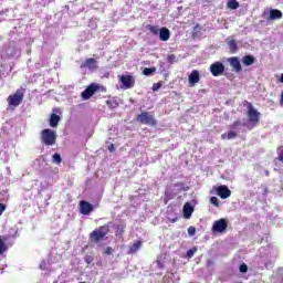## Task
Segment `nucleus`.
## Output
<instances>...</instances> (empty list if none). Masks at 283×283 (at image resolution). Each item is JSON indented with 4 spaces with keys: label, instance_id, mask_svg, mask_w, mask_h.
Instances as JSON below:
<instances>
[{
    "label": "nucleus",
    "instance_id": "obj_1",
    "mask_svg": "<svg viewBox=\"0 0 283 283\" xmlns=\"http://www.w3.org/2000/svg\"><path fill=\"white\" fill-rule=\"evenodd\" d=\"M243 105L248 106L247 116H248V128L253 129L260 125V117L262 114L255 109V106L249 101H244Z\"/></svg>",
    "mask_w": 283,
    "mask_h": 283
},
{
    "label": "nucleus",
    "instance_id": "obj_2",
    "mask_svg": "<svg viewBox=\"0 0 283 283\" xmlns=\"http://www.w3.org/2000/svg\"><path fill=\"white\" fill-rule=\"evenodd\" d=\"M108 233L109 224H104L93 230L88 235V240L92 244H98V242H103V240H105V237Z\"/></svg>",
    "mask_w": 283,
    "mask_h": 283
},
{
    "label": "nucleus",
    "instance_id": "obj_3",
    "mask_svg": "<svg viewBox=\"0 0 283 283\" xmlns=\"http://www.w3.org/2000/svg\"><path fill=\"white\" fill-rule=\"evenodd\" d=\"M23 98H25V88L20 87L7 97V103L9 107H19L23 103Z\"/></svg>",
    "mask_w": 283,
    "mask_h": 283
},
{
    "label": "nucleus",
    "instance_id": "obj_4",
    "mask_svg": "<svg viewBox=\"0 0 283 283\" xmlns=\"http://www.w3.org/2000/svg\"><path fill=\"white\" fill-rule=\"evenodd\" d=\"M40 140L42 145L46 147H52V145H56V132L45 128L40 133Z\"/></svg>",
    "mask_w": 283,
    "mask_h": 283
},
{
    "label": "nucleus",
    "instance_id": "obj_5",
    "mask_svg": "<svg viewBox=\"0 0 283 283\" xmlns=\"http://www.w3.org/2000/svg\"><path fill=\"white\" fill-rule=\"evenodd\" d=\"M147 30L151 32V34L158 35L159 34V40L167 42L169 39H171V31L167 29V27L158 28L157 25H151L148 24Z\"/></svg>",
    "mask_w": 283,
    "mask_h": 283
},
{
    "label": "nucleus",
    "instance_id": "obj_6",
    "mask_svg": "<svg viewBox=\"0 0 283 283\" xmlns=\"http://www.w3.org/2000/svg\"><path fill=\"white\" fill-rule=\"evenodd\" d=\"M136 122L140 123V125H148L149 127H156L158 125L156 117L149 112H142L138 114L136 116Z\"/></svg>",
    "mask_w": 283,
    "mask_h": 283
},
{
    "label": "nucleus",
    "instance_id": "obj_7",
    "mask_svg": "<svg viewBox=\"0 0 283 283\" xmlns=\"http://www.w3.org/2000/svg\"><path fill=\"white\" fill-rule=\"evenodd\" d=\"M98 90H101V86L98 84H96V83H92L91 85H88L82 92L83 101H90V98H92V96H94L96 94V92H98Z\"/></svg>",
    "mask_w": 283,
    "mask_h": 283
},
{
    "label": "nucleus",
    "instance_id": "obj_8",
    "mask_svg": "<svg viewBox=\"0 0 283 283\" xmlns=\"http://www.w3.org/2000/svg\"><path fill=\"white\" fill-rule=\"evenodd\" d=\"M118 78L125 90H132L136 85V78L132 75H119Z\"/></svg>",
    "mask_w": 283,
    "mask_h": 283
},
{
    "label": "nucleus",
    "instance_id": "obj_9",
    "mask_svg": "<svg viewBox=\"0 0 283 283\" xmlns=\"http://www.w3.org/2000/svg\"><path fill=\"white\" fill-rule=\"evenodd\" d=\"M214 191L217 196L221 198V200H227V198H231V189H229L228 186L222 185V186L216 187Z\"/></svg>",
    "mask_w": 283,
    "mask_h": 283
},
{
    "label": "nucleus",
    "instance_id": "obj_10",
    "mask_svg": "<svg viewBox=\"0 0 283 283\" xmlns=\"http://www.w3.org/2000/svg\"><path fill=\"white\" fill-rule=\"evenodd\" d=\"M212 76H222L224 74V64L222 62H214L210 65Z\"/></svg>",
    "mask_w": 283,
    "mask_h": 283
},
{
    "label": "nucleus",
    "instance_id": "obj_11",
    "mask_svg": "<svg viewBox=\"0 0 283 283\" xmlns=\"http://www.w3.org/2000/svg\"><path fill=\"white\" fill-rule=\"evenodd\" d=\"M227 220L226 219H219L213 222L212 231L213 233H223V231H227Z\"/></svg>",
    "mask_w": 283,
    "mask_h": 283
},
{
    "label": "nucleus",
    "instance_id": "obj_12",
    "mask_svg": "<svg viewBox=\"0 0 283 283\" xmlns=\"http://www.w3.org/2000/svg\"><path fill=\"white\" fill-rule=\"evenodd\" d=\"M91 211H94V206L90 201H80V212L82 216H90Z\"/></svg>",
    "mask_w": 283,
    "mask_h": 283
},
{
    "label": "nucleus",
    "instance_id": "obj_13",
    "mask_svg": "<svg viewBox=\"0 0 283 283\" xmlns=\"http://www.w3.org/2000/svg\"><path fill=\"white\" fill-rule=\"evenodd\" d=\"M188 83L190 87H195L197 83H200V71L193 70L188 76Z\"/></svg>",
    "mask_w": 283,
    "mask_h": 283
},
{
    "label": "nucleus",
    "instance_id": "obj_14",
    "mask_svg": "<svg viewBox=\"0 0 283 283\" xmlns=\"http://www.w3.org/2000/svg\"><path fill=\"white\" fill-rule=\"evenodd\" d=\"M228 62H229L230 66H232L237 73L242 72V64L240 63V59L238 56L229 57Z\"/></svg>",
    "mask_w": 283,
    "mask_h": 283
},
{
    "label": "nucleus",
    "instance_id": "obj_15",
    "mask_svg": "<svg viewBox=\"0 0 283 283\" xmlns=\"http://www.w3.org/2000/svg\"><path fill=\"white\" fill-rule=\"evenodd\" d=\"M193 214V206H191V203L186 202L184 205V218L186 220H189V218H191V216Z\"/></svg>",
    "mask_w": 283,
    "mask_h": 283
},
{
    "label": "nucleus",
    "instance_id": "obj_16",
    "mask_svg": "<svg viewBox=\"0 0 283 283\" xmlns=\"http://www.w3.org/2000/svg\"><path fill=\"white\" fill-rule=\"evenodd\" d=\"M96 63L97 62L94 57H88V59L85 60L82 67H88V70H96V67H97Z\"/></svg>",
    "mask_w": 283,
    "mask_h": 283
},
{
    "label": "nucleus",
    "instance_id": "obj_17",
    "mask_svg": "<svg viewBox=\"0 0 283 283\" xmlns=\"http://www.w3.org/2000/svg\"><path fill=\"white\" fill-rule=\"evenodd\" d=\"M140 247H143V241H135L128 250V255H132V253H136L139 251Z\"/></svg>",
    "mask_w": 283,
    "mask_h": 283
},
{
    "label": "nucleus",
    "instance_id": "obj_18",
    "mask_svg": "<svg viewBox=\"0 0 283 283\" xmlns=\"http://www.w3.org/2000/svg\"><path fill=\"white\" fill-rule=\"evenodd\" d=\"M61 120V116L56 114H51L50 116V127H59V123Z\"/></svg>",
    "mask_w": 283,
    "mask_h": 283
},
{
    "label": "nucleus",
    "instance_id": "obj_19",
    "mask_svg": "<svg viewBox=\"0 0 283 283\" xmlns=\"http://www.w3.org/2000/svg\"><path fill=\"white\" fill-rule=\"evenodd\" d=\"M242 63L243 65L249 67L250 65H253V63H255V57L253 55H244L242 57Z\"/></svg>",
    "mask_w": 283,
    "mask_h": 283
},
{
    "label": "nucleus",
    "instance_id": "obj_20",
    "mask_svg": "<svg viewBox=\"0 0 283 283\" xmlns=\"http://www.w3.org/2000/svg\"><path fill=\"white\" fill-rule=\"evenodd\" d=\"M270 19L272 21H275L277 19H282V12L280 10H277V9H272L270 11Z\"/></svg>",
    "mask_w": 283,
    "mask_h": 283
},
{
    "label": "nucleus",
    "instance_id": "obj_21",
    "mask_svg": "<svg viewBox=\"0 0 283 283\" xmlns=\"http://www.w3.org/2000/svg\"><path fill=\"white\" fill-rule=\"evenodd\" d=\"M228 48L231 54H235V52H238V42L235 40H229Z\"/></svg>",
    "mask_w": 283,
    "mask_h": 283
},
{
    "label": "nucleus",
    "instance_id": "obj_22",
    "mask_svg": "<svg viewBox=\"0 0 283 283\" xmlns=\"http://www.w3.org/2000/svg\"><path fill=\"white\" fill-rule=\"evenodd\" d=\"M9 74H10V71L8 70V65L1 64L0 65V78H2L3 76H8Z\"/></svg>",
    "mask_w": 283,
    "mask_h": 283
},
{
    "label": "nucleus",
    "instance_id": "obj_23",
    "mask_svg": "<svg viewBox=\"0 0 283 283\" xmlns=\"http://www.w3.org/2000/svg\"><path fill=\"white\" fill-rule=\"evenodd\" d=\"M228 8H230V10H238L240 3L237 0H230L228 1Z\"/></svg>",
    "mask_w": 283,
    "mask_h": 283
},
{
    "label": "nucleus",
    "instance_id": "obj_24",
    "mask_svg": "<svg viewBox=\"0 0 283 283\" xmlns=\"http://www.w3.org/2000/svg\"><path fill=\"white\" fill-rule=\"evenodd\" d=\"M143 74L144 76H151V74H156V67H145Z\"/></svg>",
    "mask_w": 283,
    "mask_h": 283
},
{
    "label": "nucleus",
    "instance_id": "obj_25",
    "mask_svg": "<svg viewBox=\"0 0 283 283\" xmlns=\"http://www.w3.org/2000/svg\"><path fill=\"white\" fill-rule=\"evenodd\" d=\"M8 251V245L3 242V237L0 235V255H3Z\"/></svg>",
    "mask_w": 283,
    "mask_h": 283
},
{
    "label": "nucleus",
    "instance_id": "obj_26",
    "mask_svg": "<svg viewBox=\"0 0 283 283\" xmlns=\"http://www.w3.org/2000/svg\"><path fill=\"white\" fill-rule=\"evenodd\" d=\"M126 227L127 226L125 223L118 224L116 229V235H123V233H125Z\"/></svg>",
    "mask_w": 283,
    "mask_h": 283
},
{
    "label": "nucleus",
    "instance_id": "obj_27",
    "mask_svg": "<svg viewBox=\"0 0 283 283\" xmlns=\"http://www.w3.org/2000/svg\"><path fill=\"white\" fill-rule=\"evenodd\" d=\"M53 163H54L55 165H61V163H63V159L61 158V155H60L59 153H55V154L53 155Z\"/></svg>",
    "mask_w": 283,
    "mask_h": 283
},
{
    "label": "nucleus",
    "instance_id": "obj_28",
    "mask_svg": "<svg viewBox=\"0 0 283 283\" xmlns=\"http://www.w3.org/2000/svg\"><path fill=\"white\" fill-rule=\"evenodd\" d=\"M196 253H198V248H191L190 250L187 251V258L191 259L193 258V255H196Z\"/></svg>",
    "mask_w": 283,
    "mask_h": 283
},
{
    "label": "nucleus",
    "instance_id": "obj_29",
    "mask_svg": "<svg viewBox=\"0 0 283 283\" xmlns=\"http://www.w3.org/2000/svg\"><path fill=\"white\" fill-rule=\"evenodd\" d=\"M227 138H228V140H233V138H238V133H235V130H230L227 134Z\"/></svg>",
    "mask_w": 283,
    "mask_h": 283
},
{
    "label": "nucleus",
    "instance_id": "obj_30",
    "mask_svg": "<svg viewBox=\"0 0 283 283\" xmlns=\"http://www.w3.org/2000/svg\"><path fill=\"white\" fill-rule=\"evenodd\" d=\"M210 205H213V207H220V200H218V197H211Z\"/></svg>",
    "mask_w": 283,
    "mask_h": 283
},
{
    "label": "nucleus",
    "instance_id": "obj_31",
    "mask_svg": "<svg viewBox=\"0 0 283 283\" xmlns=\"http://www.w3.org/2000/svg\"><path fill=\"white\" fill-rule=\"evenodd\" d=\"M84 261L86 262V264H92V262H94V256L90 255V254H86L84 256Z\"/></svg>",
    "mask_w": 283,
    "mask_h": 283
},
{
    "label": "nucleus",
    "instance_id": "obj_32",
    "mask_svg": "<svg viewBox=\"0 0 283 283\" xmlns=\"http://www.w3.org/2000/svg\"><path fill=\"white\" fill-rule=\"evenodd\" d=\"M240 273H247L249 271V266L245 263H242L239 268Z\"/></svg>",
    "mask_w": 283,
    "mask_h": 283
},
{
    "label": "nucleus",
    "instance_id": "obj_33",
    "mask_svg": "<svg viewBox=\"0 0 283 283\" xmlns=\"http://www.w3.org/2000/svg\"><path fill=\"white\" fill-rule=\"evenodd\" d=\"M167 63H170L171 65H172V63H176V55L175 54L168 55Z\"/></svg>",
    "mask_w": 283,
    "mask_h": 283
},
{
    "label": "nucleus",
    "instance_id": "obj_34",
    "mask_svg": "<svg viewBox=\"0 0 283 283\" xmlns=\"http://www.w3.org/2000/svg\"><path fill=\"white\" fill-rule=\"evenodd\" d=\"M241 125H242V122L235 120L234 123H232V125H230V128L238 129V127H240Z\"/></svg>",
    "mask_w": 283,
    "mask_h": 283
},
{
    "label": "nucleus",
    "instance_id": "obj_35",
    "mask_svg": "<svg viewBox=\"0 0 283 283\" xmlns=\"http://www.w3.org/2000/svg\"><path fill=\"white\" fill-rule=\"evenodd\" d=\"M280 163H283V146L279 148V156L276 158Z\"/></svg>",
    "mask_w": 283,
    "mask_h": 283
},
{
    "label": "nucleus",
    "instance_id": "obj_36",
    "mask_svg": "<svg viewBox=\"0 0 283 283\" xmlns=\"http://www.w3.org/2000/svg\"><path fill=\"white\" fill-rule=\"evenodd\" d=\"M160 87H163V83L160 82L153 84V92H158Z\"/></svg>",
    "mask_w": 283,
    "mask_h": 283
},
{
    "label": "nucleus",
    "instance_id": "obj_37",
    "mask_svg": "<svg viewBox=\"0 0 283 283\" xmlns=\"http://www.w3.org/2000/svg\"><path fill=\"white\" fill-rule=\"evenodd\" d=\"M114 253V249H112V247H107L105 250H104V254L105 255H112Z\"/></svg>",
    "mask_w": 283,
    "mask_h": 283
},
{
    "label": "nucleus",
    "instance_id": "obj_38",
    "mask_svg": "<svg viewBox=\"0 0 283 283\" xmlns=\"http://www.w3.org/2000/svg\"><path fill=\"white\" fill-rule=\"evenodd\" d=\"M188 235H191V237L196 235V228L195 227H189L188 228Z\"/></svg>",
    "mask_w": 283,
    "mask_h": 283
},
{
    "label": "nucleus",
    "instance_id": "obj_39",
    "mask_svg": "<svg viewBox=\"0 0 283 283\" xmlns=\"http://www.w3.org/2000/svg\"><path fill=\"white\" fill-rule=\"evenodd\" d=\"M7 206L6 203H0V216H3V211H6Z\"/></svg>",
    "mask_w": 283,
    "mask_h": 283
},
{
    "label": "nucleus",
    "instance_id": "obj_40",
    "mask_svg": "<svg viewBox=\"0 0 283 283\" xmlns=\"http://www.w3.org/2000/svg\"><path fill=\"white\" fill-rule=\"evenodd\" d=\"M108 151H111V154H114V151H116L114 144L108 145Z\"/></svg>",
    "mask_w": 283,
    "mask_h": 283
},
{
    "label": "nucleus",
    "instance_id": "obj_41",
    "mask_svg": "<svg viewBox=\"0 0 283 283\" xmlns=\"http://www.w3.org/2000/svg\"><path fill=\"white\" fill-rule=\"evenodd\" d=\"M273 264L271 261H269L268 263H265V269H269V265Z\"/></svg>",
    "mask_w": 283,
    "mask_h": 283
},
{
    "label": "nucleus",
    "instance_id": "obj_42",
    "mask_svg": "<svg viewBox=\"0 0 283 283\" xmlns=\"http://www.w3.org/2000/svg\"><path fill=\"white\" fill-rule=\"evenodd\" d=\"M221 138H222V140H226L227 134H222V135H221Z\"/></svg>",
    "mask_w": 283,
    "mask_h": 283
},
{
    "label": "nucleus",
    "instance_id": "obj_43",
    "mask_svg": "<svg viewBox=\"0 0 283 283\" xmlns=\"http://www.w3.org/2000/svg\"><path fill=\"white\" fill-rule=\"evenodd\" d=\"M280 83H283V73L281 74V77H280Z\"/></svg>",
    "mask_w": 283,
    "mask_h": 283
},
{
    "label": "nucleus",
    "instance_id": "obj_44",
    "mask_svg": "<svg viewBox=\"0 0 283 283\" xmlns=\"http://www.w3.org/2000/svg\"><path fill=\"white\" fill-rule=\"evenodd\" d=\"M281 105H283V92L281 94Z\"/></svg>",
    "mask_w": 283,
    "mask_h": 283
},
{
    "label": "nucleus",
    "instance_id": "obj_45",
    "mask_svg": "<svg viewBox=\"0 0 283 283\" xmlns=\"http://www.w3.org/2000/svg\"><path fill=\"white\" fill-rule=\"evenodd\" d=\"M106 105H112V101L107 99Z\"/></svg>",
    "mask_w": 283,
    "mask_h": 283
}]
</instances>
